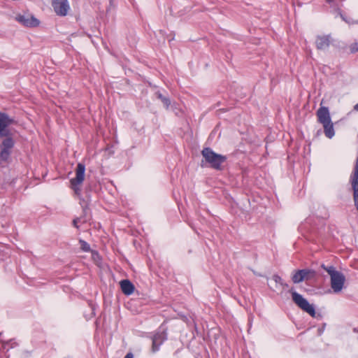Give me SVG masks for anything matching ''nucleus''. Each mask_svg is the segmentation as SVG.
<instances>
[{"label": "nucleus", "instance_id": "nucleus-6", "mask_svg": "<svg viewBox=\"0 0 358 358\" xmlns=\"http://www.w3.org/2000/svg\"><path fill=\"white\" fill-rule=\"evenodd\" d=\"M152 352L159 351L161 345L167 339L166 332L163 330L157 332L152 337Z\"/></svg>", "mask_w": 358, "mask_h": 358}, {"label": "nucleus", "instance_id": "nucleus-19", "mask_svg": "<svg viewBox=\"0 0 358 358\" xmlns=\"http://www.w3.org/2000/svg\"><path fill=\"white\" fill-rule=\"evenodd\" d=\"M92 259H94V261L96 263H97L100 260V256H99V255L98 254L97 252L93 251L92 252Z\"/></svg>", "mask_w": 358, "mask_h": 358}, {"label": "nucleus", "instance_id": "nucleus-1", "mask_svg": "<svg viewBox=\"0 0 358 358\" xmlns=\"http://www.w3.org/2000/svg\"><path fill=\"white\" fill-rule=\"evenodd\" d=\"M321 267L326 271L330 275L331 278V287L335 293L340 292L344 286L345 281V275L336 270L334 266H326L324 264Z\"/></svg>", "mask_w": 358, "mask_h": 358}, {"label": "nucleus", "instance_id": "nucleus-24", "mask_svg": "<svg viewBox=\"0 0 358 358\" xmlns=\"http://www.w3.org/2000/svg\"><path fill=\"white\" fill-rule=\"evenodd\" d=\"M113 0H110V5L112 6Z\"/></svg>", "mask_w": 358, "mask_h": 358}, {"label": "nucleus", "instance_id": "nucleus-20", "mask_svg": "<svg viewBox=\"0 0 358 358\" xmlns=\"http://www.w3.org/2000/svg\"><path fill=\"white\" fill-rule=\"evenodd\" d=\"M280 286L282 287L283 289H286L289 287V285L284 281L281 283Z\"/></svg>", "mask_w": 358, "mask_h": 358}, {"label": "nucleus", "instance_id": "nucleus-3", "mask_svg": "<svg viewBox=\"0 0 358 358\" xmlns=\"http://www.w3.org/2000/svg\"><path fill=\"white\" fill-rule=\"evenodd\" d=\"M317 121L323 125L325 136L331 138L334 134V125L327 107L322 106L317 111Z\"/></svg>", "mask_w": 358, "mask_h": 358}, {"label": "nucleus", "instance_id": "nucleus-13", "mask_svg": "<svg viewBox=\"0 0 358 358\" xmlns=\"http://www.w3.org/2000/svg\"><path fill=\"white\" fill-rule=\"evenodd\" d=\"M302 275L303 281H308L314 279L316 277V271L313 269L305 268L302 269Z\"/></svg>", "mask_w": 358, "mask_h": 358}, {"label": "nucleus", "instance_id": "nucleus-21", "mask_svg": "<svg viewBox=\"0 0 358 358\" xmlns=\"http://www.w3.org/2000/svg\"><path fill=\"white\" fill-rule=\"evenodd\" d=\"M124 358H134V355L131 352H129Z\"/></svg>", "mask_w": 358, "mask_h": 358}, {"label": "nucleus", "instance_id": "nucleus-8", "mask_svg": "<svg viewBox=\"0 0 358 358\" xmlns=\"http://www.w3.org/2000/svg\"><path fill=\"white\" fill-rule=\"evenodd\" d=\"M17 22L25 27H36L39 25V20L30 15H22L16 17Z\"/></svg>", "mask_w": 358, "mask_h": 358}, {"label": "nucleus", "instance_id": "nucleus-17", "mask_svg": "<svg viewBox=\"0 0 358 358\" xmlns=\"http://www.w3.org/2000/svg\"><path fill=\"white\" fill-rule=\"evenodd\" d=\"M350 50L351 53L358 52V43H353L350 45Z\"/></svg>", "mask_w": 358, "mask_h": 358}, {"label": "nucleus", "instance_id": "nucleus-18", "mask_svg": "<svg viewBox=\"0 0 358 358\" xmlns=\"http://www.w3.org/2000/svg\"><path fill=\"white\" fill-rule=\"evenodd\" d=\"M272 278L275 281V283L279 284L280 285L283 282V280L281 278V277H280L277 274L273 275Z\"/></svg>", "mask_w": 358, "mask_h": 358}, {"label": "nucleus", "instance_id": "nucleus-5", "mask_svg": "<svg viewBox=\"0 0 358 358\" xmlns=\"http://www.w3.org/2000/svg\"><path fill=\"white\" fill-rule=\"evenodd\" d=\"M85 166L82 163H78L76 169V178H72L70 181L71 187L73 189L77 195L81 192L80 186L82 185L85 179Z\"/></svg>", "mask_w": 358, "mask_h": 358}, {"label": "nucleus", "instance_id": "nucleus-7", "mask_svg": "<svg viewBox=\"0 0 358 358\" xmlns=\"http://www.w3.org/2000/svg\"><path fill=\"white\" fill-rule=\"evenodd\" d=\"M13 120L5 114L0 113V138L6 137L10 134L8 126L11 124Z\"/></svg>", "mask_w": 358, "mask_h": 358}, {"label": "nucleus", "instance_id": "nucleus-14", "mask_svg": "<svg viewBox=\"0 0 358 358\" xmlns=\"http://www.w3.org/2000/svg\"><path fill=\"white\" fill-rule=\"evenodd\" d=\"M302 271H303L302 269L296 270V271H294L292 276V280L294 283L297 284V283H300L303 281Z\"/></svg>", "mask_w": 358, "mask_h": 358}, {"label": "nucleus", "instance_id": "nucleus-16", "mask_svg": "<svg viewBox=\"0 0 358 358\" xmlns=\"http://www.w3.org/2000/svg\"><path fill=\"white\" fill-rule=\"evenodd\" d=\"M80 248L85 252H89L90 250V245L85 241H80Z\"/></svg>", "mask_w": 358, "mask_h": 358}, {"label": "nucleus", "instance_id": "nucleus-10", "mask_svg": "<svg viewBox=\"0 0 358 358\" xmlns=\"http://www.w3.org/2000/svg\"><path fill=\"white\" fill-rule=\"evenodd\" d=\"M331 41L330 35L317 36L315 41L316 47L318 50H326L329 48Z\"/></svg>", "mask_w": 358, "mask_h": 358}, {"label": "nucleus", "instance_id": "nucleus-4", "mask_svg": "<svg viewBox=\"0 0 358 358\" xmlns=\"http://www.w3.org/2000/svg\"><path fill=\"white\" fill-rule=\"evenodd\" d=\"M289 292L292 294V301L296 306L303 311L308 313L310 316L313 317H315L316 313L313 305L310 304L301 294L294 291L292 288L289 290Z\"/></svg>", "mask_w": 358, "mask_h": 358}, {"label": "nucleus", "instance_id": "nucleus-22", "mask_svg": "<svg viewBox=\"0 0 358 358\" xmlns=\"http://www.w3.org/2000/svg\"><path fill=\"white\" fill-rule=\"evenodd\" d=\"M354 110L358 111V103L356 105H355Z\"/></svg>", "mask_w": 358, "mask_h": 358}, {"label": "nucleus", "instance_id": "nucleus-9", "mask_svg": "<svg viewBox=\"0 0 358 358\" xmlns=\"http://www.w3.org/2000/svg\"><path fill=\"white\" fill-rule=\"evenodd\" d=\"M66 0H52L55 12L58 15L65 16L67 13Z\"/></svg>", "mask_w": 358, "mask_h": 358}, {"label": "nucleus", "instance_id": "nucleus-23", "mask_svg": "<svg viewBox=\"0 0 358 358\" xmlns=\"http://www.w3.org/2000/svg\"><path fill=\"white\" fill-rule=\"evenodd\" d=\"M76 223H77V222H76V220H74L73 221V225H74L75 227H77Z\"/></svg>", "mask_w": 358, "mask_h": 358}, {"label": "nucleus", "instance_id": "nucleus-12", "mask_svg": "<svg viewBox=\"0 0 358 358\" xmlns=\"http://www.w3.org/2000/svg\"><path fill=\"white\" fill-rule=\"evenodd\" d=\"M122 292L125 295H130L134 291V285L129 280H122L120 282Z\"/></svg>", "mask_w": 358, "mask_h": 358}, {"label": "nucleus", "instance_id": "nucleus-15", "mask_svg": "<svg viewBox=\"0 0 358 358\" xmlns=\"http://www.w3.org/2000/svg\"><path fill=\"white\" fill-rule=\"evenodd\" d=\"M155 96L158 99H159L163 103L164 107L166 109L169 108L171 104V101L169 97L163 95L160 92H157L155 93Z\"/></svg>", "mask_w": 358, "mask_h": 358}, {"label": "nucleus", "instance_id": "nucleus-2", "mask_svg": "<svg viewBox=\"0 0 358 358\" xmlns=\"http://www.w3.org/2000/svg\"><path fill=\"white\" fill-rule=\"evenodd\" d=\"M201 155L210 168L217 171L223 169L222 164L227 160L226 156L215 153L210 148H203Z\"/></svg>", "mask_w": 358, "mask_h": 358}, {"label": "nucleus", "instance_id": "nucleus-11", "mask_svg": "<svg viewBox=\"0 0 358 358\" xmlns=\"http://www.w3.org/2000/svg\"><path fill=\"white\" fill-rule=\"evenodd\" d=\"M13 146V141L10 138H6L2 143L1 158L3 160L7 159L10 155L9 150Z\"/></svg>", "mask_w": 358, "mask_h": 358}]
</instances>
